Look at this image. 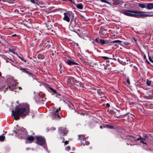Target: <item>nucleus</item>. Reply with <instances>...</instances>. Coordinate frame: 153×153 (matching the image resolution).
I'll use <instances>...</instances> for the list:
<instances>
[{"label":"nucleus","instance_id":"c03bdc74","mask_svg":"<svg viewBox=\"0 0 153 153\" xmlns=\"http://www.w3.org/2000/svg\"><path fill=\"white\" fill-rule=\"evenodd\" d=\"M106 105H107V106H109V104H108V103H107L106 104Z\"/></svg>","mask_w":153,"mask_h":153},{"label":"nucleus","instance_id":"de8ad7c7","mask_svg":"<svg viewBox=\"0 0 153 153\" xmlns=\"http://www.w3.org/2000/svg\"><path fill=\"white\" fill-rule=\"evenodd\" d=\"M19 58L22 60H23L22 59V58L20 57H19Z\"/></svg>","mask_w":153,"mask_h":153},{"label":"nucleus","instance_id":"a18cd8bd","mask_svg":"<svg viewBox=\"0 0 153 153\" xmlns=\"http://www.w3.org/2000/svg\"><path fill=\"white\" fill-rule=\"evenodd\" d=\"M144 97L146 99H148V97Z\"/></svg>","mask_w":153,"mask_h":153},{"label":"nucleus","instance_id":"49530a36","mask_svg":"<svg viewBox=\"0 0 153 153\" xmlns=\"http://www.w3.org/2000/svg\"><path fill=\"white\" fill-rule=\"evenodd\" d=\"M19 58L22 60H23L22 59V58L20 57H19Z\"/></svg>","mask_w":153,"mask_h":153},{"label":"nucleus","instance_id":"7ed1b4c3","mask_svg":"<svg viewBox=\"0 0 153 153\" xmlns=\"http://www.w3.org/2000/svg\"><path fill=\"white\" fill-rule=\"evenodd\" d=\"M0 87V91H3L5 92L6 90H10L12 91H14L15 92H17L20 90L21 88L20 87L18 88L16 87Z\"/></svg>","mask_w":153,"mask_h":153},{"label":"nucleus","instance_id":"cd10ccee","mask_svg":"<svg viewBox=\"0 0 153 153\" xmlns=\"http://www.w3.org/2000/svg\"><path fill=\"white\" fill-rule=\"evenodd\" d=\"M71 149V147L69 146H67L65 148V149L67 151H69Z\"/></svg>","mask_w":153,"mask_h":153},{"label":"nucleus","instance_id":"c85d7f7f","mask_svg":"<svg viewBox=\"0 0 153 153\" xmlns=\"http://www.w3.org/2000/svg\"><path fill=\"white\" fill-rule=\"evenodd\" d=\"M149 60L151 62H152L153 63V59H152L151 58V57H149Z\"/></svg>","mask_w":153,"mask_h":153},{"label":"nucleus","instance_id":"b1692460","mask_svg":"<svg viewBox=\"0 0 153 153\" xmlns=\"http://www.w3.org/2000/svg\"><path fill=\"white\" fill-rule=\"evenodd\" d=\"M100 0L101 2L105 3H107L108 4H110V2L107 1L106 0Z\"/></svg>","mask_w":153,"mask_h":153},{"label":"nucleus","instance_id":"c9c22d12","mask_svg":"<svg viewBox=\"0 0 153 153\" xmlns=\"http://www.w3.org/2000/svg\"><path fill=\"white\" fill-rule=\"evenodd\" d=\"M4 79V78L3 76H1L0 77V79L2 80H3Z\"/></svg>","mask_w":153,"mask_h":153},{"label":"nucleus","instance_id":"e2e57ef3","mask_svg":"<svg viewBox=\"0 0 153 153\" xmlns=\"http://www.w3.org/2000/svg\"><path fill=\"white\" fill-rule=\"evenodd\" d=\"M1 0H0V1H1Z\"/></svg>","mask_w":153,"mask_h":153},{"label":"nucleus","instance_id":"473e14b6","mask_svg":"<svg viewBox=\"0 0 153 153\" xmlns=\"http://www.w3.org/2000/svg\"><path fill=\"white\" fill-rule=\"evenodd\" d=\"M30 1L33 3H35V1L34 0H30Z\"/></svg>","mask_w":153,"mask_h":153},{"label":"nucleus","instance_id":"2f4dec72","mask_svg":"<svg viewBox=\"0 0 153 153\" xmlns=\"http://www.w3.org/2000/svg\"><path fill=\"white\" fill-rule=\"evenodd\" d=\"M141 139V137H139L138 138L135 140H140V139Z\"/></svg>","mask_w":153,"mask_h":153},{"label":"nucleus","instance_id":"412c9836","mask_svg":"<svg viewBox=\"0 0 153 153\" xmlns=\"http://www.w3.org/2000/svg\"><path fill=\"white\" fill-rule=\"evenodd\" d=\"M5 138V137L3 135H1L0 136V140L1 141H3Z\"/></svg>","mask_w":153,"mask_h":153},{"label":"nucleus","instance_id":"3c124183","mask_svg":"<svg viewBox=\"0 0 153 153\" xmlns=\"http://www.w3.org/2000/svg\"><path fill=\"white\" fill-rule=\"evenodd\" d=\"M100 128H102V127L101 126H100Z\"/></svg>","mask_w":153,"mask_h":153},{"label":"nucleus","instance_id":"6e6d98bb","mask_svg":"<svg viewBox=\"0 0 153 153\" xmlns=\"http://www.w3.org/2000/svg\"><path fill=\"white\" fill-rule=\"evenodd\" d=\"M44 58V56H43V57H42V59H43V58Z\"/></svg>","mask_w":153,"mask_h":153},{"label":"nucleus","instance_id":"dca6fc26","mask_svg":"<svg viewBox=\"0 0 153 153\" xmlns=\"http://www.w3.org/2000/svg\"><path fill=\"white\" fill-rule=\"evenodd\" d=\"M138 5L141 8H146V4L139 3Z\"/></svg>","mask_w":153,"mask_h":153},{"label":"nucleus","instance_id":"1a4fd4ad","mask_svg":"<svg viewBox=\"0 0 153 153\" xmlns=\"http://www.w3.org/2000/svg\"><path fill=\"white\" fill-rule=\"evenodd\" d=\"M118 60L123 65L126 64H128L130 62V59L126 57L125 59H123L122 60H120L119 59H118Z\"/></svg>","mask_w":153,"mask_h":153},{"label":"nucleus","instance_id":"9b49d317","mask_svg":"<svg viewBox=\"0 0 153 153\" xmlns=\"http://www.w3.org/2000/svg\"><path fill=\"white\" fill-rule=\"evenodd\" d=\"M67 82L68 85L69 86H73L74 85L73 78L71 77H69L68 78Z\"/></svg>","mask_w":153,"mask_h":153},{"label":"nucleus","instance_id":"0eeeda50","mask_svg":"<svg viewBox=\"0 0 153 153\" xmlns=\"http://www.w3.org/2000/svg\"><path fill=\"white\" fill-rule=\"evenodd\" d=\"M19 133L18 136L19 137L22 138L25 137L27 134V132L26 129L23 128H21L19 129V130H18Z\"/></svg>","mask_w":153,"mask_h":153},{"label":"nucleus","instance_id":"20e7f679","mask_svg":"<svg viewBox=\"0 0 153 153\" xmlns=\"http://www.w3.org/2000/svg\"><path fill=\"white\" fill-rule=\"evenodd\" d=\"M61 108H60L59 109H56L54 108H53V112L52 114V116L56 118L60 119L61 118V114L59 112Z\"/></svg>","mask_w":153,"mask_h":153},{"label":"nucleus","instance_id":"864d4df0","mask_svg":"<svg viewBox=\"0 0 153 153\" xmlns=\"http://www.w3.org/2000/svg\"><path fill=\"white\" fill-rule=\"evenodd\" d=\"M126 116V114H125V115H123V117H124Z\"/></svg>","mask_w":153,"mask_h":153},{"label":"nucleus","instance_id":"4c0bfd02","mask_svg":"<svg viewBox=\"0 0 153 153\" xmlns=\"http://www.w3.org/2000/svg\"><path fill=\"white\" fill-rule=\"evenodd\" d=\"M19 68L21 70H22V71H23V70L24 69V68H22V67L20 68Z\"/></svg>","mask_w":153,"mask_h":153},{"label":"nucleus","instance_id":"603ef678","mask_svg":"<svg viewBox=\"0 0 153 153\" xmlns=\"http://www.w3.org/2000/svg\"><path fill=\"white\" fill-rule=\"evenodd\" d=\"M133 39H134V40L135 41H136V39H134V38H133Z\"/></svg>","mask_w":153,"mask_h":153},{"label":"nucleus","instance_id":"ddd939ff","mask_svg":"<svg viewBox=\"0 0 153 153\" xmlns=\"http://www.w3.org/2000/svg\"><path fill=\"white\" fill-rule=\"evenodd\" d=\"M66 62L69 65H75L77 64L76 62L73 61V60L72 59H67Z\"/></svg>","mask_w":153,"mask_h":153},{"label":"nucleus","instance_id":"f704fd0d","mask_svg":"<svg viewBox=\"0 0 153 153\" xmlns=\"http://www.w3.org/2000/svg\"><path fill=\"white\" fill-rule=\"evenodd\" d=\"M97 93L98 94H102V92L101 91H97Z\"/></svg>","mask_w":153,"mask_h":153},{"label":"nucleus","instance_id":"052dcab7","mask_svg":"<svg viewBox=\"0 0 153 153\" xmlns=\"http://www.w3.org/2000/svg\"><path fill=\"white\" fill-rule=\"evenodd\" d=\"M82 88H84V87H82Z\"/></svg>","mask_w":153,"mask_h":153},{"label":"nucleus","instance_id":"f03ea898","mask_svg":"<svg viewBox=\"0 0 153 153\" xmlns=\"http://www.w3.org/2000/svg\"><path fill=\"white\" fill-rule=\"evenodd\" d=\"M123 13L126 15L134 17H138L140 16H152L147 14L146 12L143 11H139L133 10H126L123 12Z\"/></svg>","mask_w":153,"mask_h":153},{"label":"nucleus","instance_id":"f3484780","mask_svg":"<svg viewBox=\"0 0 153 153\" xmlns=\"http://www.w3.org/2000/svg\"><path fill=\"white\" fill-rule=\"evenodd\" d=\"M23 72L27 74H28L30 75V76H31L32 74L30 73L28 71H27L26 70V69L25 68H24V69L22 71Z\"/></svg>","mask_w":153,"mask_h":153},{"label":"nucleus","instance_id":"4d7b16f0","mask_svg":"<svg viewBox=\"0 0 153 153\" xmlns=\"http://www.w3.org/2000/svg\"><path fill=\"white\" fill-rule=\"evenodd\" d=\"M143 87V88L144 89H145V87Z\"/></svg>","mask_w":153,"mask_h":153},{"label":"nucleus","instance_id":"f257e3e1","mask_svg":"<svg viewBox=\"0 0 153 153\" xmlns=\"http://www.w3.org/2000/svg\"><path fill=\"white\" fill-rule=\"evenodd\" d=\"M29 112V105L26 104L25 106L16 108L15 111H12V115L16 120L20 119V117H23L26 116Z\"/></svg>","mask_w":153,"mask_h":153},{"label":"nucleus","instance_id":"bb28decb","mask_svg":"<svg viewBox=\"0 0 153 153\" xmlns=\"http://www.w3.org/2000/svg\"><path fill=\"white\" fill-rule=\"evenodd\" d=\"M100 42L102 44H103L105 43V41L104 40L100 39Z\"/></svg>","mask_w":153,"mask_h":153},{"label":"nucleus","instance_id":"7c9ffc66","mask_svg":"<svg viewBox=\"0 0 153 153\" xmlns=\"http://www.w3.org/2000/svg\"><path fill=\"white\" fill-rule=\"evenodd\" d=\"M102 58L105 59H108V58L106 56H102Z\"/></svg>","mask_w":153,"mask_h":153},{"label":"nucleus","instance_id":"680f3d73","mask_svg":"<svg viewBox=\"0 0 153 153\" xmlns=\"http://www.w3.org/2000/svg\"><path fill=\"white\" fill-rule=\"evenodd\" d=\"M58 95H60L59 94H58Z\"/></svg>","mask_w":153,"mask_h":153},{"label":"nucleus","instance_id":"58836bf2","mask_svg":"<svg viewBox=\"0 0 153 153\" xmlns=\"http://www.w3.org/2000/svg\"><path fill=\"white\" fill-rule=\"evenodd\" d=\"M146 63H148V64H149L150 63L148 61L147 59H146Z\"/></svg>","mask_w":153,"mask_h":153},{"label":"nucleus","instance_id":"8fccbe9b","mask_svg":"<svg viewBox=\"0 0 153 153\" xmlns=\"http://www.w3.org/2000/svg\"><path fill=\"white\" fill-rule=\"evenodd\" d=\"M1 73L0 72V77H1Z\"/></svg>","mask_w":153,"mask_h":153},{"label":"nucleus","instance_id":"aec40b11","mask_svg":"<svg viewBox=\"0 0 153 153\" xmlns=\"http://www.w3.org/2000/svg\"><path fill=\"white\" fill-rule=\"evenodd\" d=\"M83 144L84 146L85 145H88L89 144V142L88 141H85V143H83V142H81Z\"/></svg>","mask_w":153,"mask_h":153},{"label":"nucleus","instance_id":"f8f14e48","mask_svg":"<svg viewBox=\"0 0 153 153\" xmlns=\"http://www.w3.org/2000/svg\"><path fill=\"white\" fill-rule=\"evenodd\" d=\"M27 140H26V143H32L34 140V137L31 135H28Z\"/></svg>","mask_w":153,"mask_h":153},{"label":"nucleus","instance_id":"39448f33","mask_svg":"<svg viewBox=\"0 0 153 153\" xmlns=\"http://www.w3.org/2000/svg\"><path fill=\"white\" fill-rule=\"evenodd\" d=\"M64 17L63 19L64 20L69 22L71 19L73 17L72 13L69 11H66L63 13Z\"/></svg>","mask_w":153,"mask_h":153},{"label":"nucleus","instance_id":"4468645a","mask_svg":"<svg viewBox=\"0 0 153 153\" xmlns=\"http://www.w3.org/2000/svg\"><path fill=\"white\" fill-rule=\"evenodd\" d=\"M74 5L79 9H82L83 8V5L81 3L75 4Z\"/></svg>","mask_w":153,"mask_h":153},{"label":"nucleus","instance_id":"5701e85b","mask_svg":"<svg viewBox=\"0 0 153 153\" xmlns=\"http://www.w3.org/2000/svg\"><path fill=\"white\" fill-rule=\"evenodd\" d=\"M49 89H50L51 91H52L53 93H56V90H54L53 88H52L51 87H50Z\"/></svg>","mask_w":153,"mask_h":153},{"label":"nucleus","instance_id":"c756f323","mask_svg":"<svg viewBox=\"0 0 153 153\" xmlns=\"http://www.w3.org/2000/svg\"><path fill=\"white\" fill-rule=\"evenodd\" d=\"M124 44L125 45H130V43H129L128 42H125L124 43Z\"/></svg>","mask_w":153,"mask_h":153},{"label":"nucleus","instance_id":"79ce46f5","mask_svg":"<svg viewBox=\"0 0 153 153\" xmlns=\"http://www.w3.org/2000/svg\"><path fill=\"white\" fill-rule=\"evenodd\" d=\"M147 138V137L146 136H145V137L144 139H142L143 140H144L145 139V138Z\"/></svg>","mask_w":153,"mask_h":153},{"label":"nucleus","instance_id":"09e8293b","mask_svg":"<svg viewBox=\"0 0 153 153\" xmlns=\"http://www.w3.org/2000/svg\"><path fill=\"white\" fill-rule=\"evenodd\" d=\"M144 58L145 59L146 58V56H144Z\"/></svg>","mask_w":153,"mask_h":153},{"label":"nucleus","instance_id":"ea45409f","mask_svg":"<svg viewBox=\"0 0 153 153\" xmlns=\"http://www.w3.org/2000/svg\"><path fill=\"white\" fill-rule=\"evenodd\" d=\"M44 148L47 151L48 148L47 147L45 146Z\"/></svg>","mask_w":153,"mask_h":153},{"label":"nucleus","instance_id":"a19ab883","mask_svg":"<svg viewBox=\"0 0 153 153\" xmlns=\"http://www.w3.org/2000/svg\"><path fill=\"white\" fill-rule=\"evenodd\" d=\"M127 83H128V84H129V83H130V82H129V80L128 79H127Z\"/></svg>","mask_w":153,"mask_h":153},{"label":"nucleus","instance_id":"a211bd4d","mask_svg":"<svg viewBox=\"0 0 153 153\" xmlns=\"http://www.w3.org/2000/svg\"><path fill=\"white\" fill-rule=\"evenodd\" d=\"M113 2L117 4H119L122 2L121 0H112Z\"/></svg>","mask_w":153,"mask_h":153},{"label":"nucleus","instance_id":"a878e982","mask_svg":"<svg viewBox=\"0 0 153 153\" xmlns=\"http://www.w3.org/2000/svg\"><path fill=\"white\" fill-rule=\"evenodd\" d=\"M121 42V41L120 40H115L113 41V43H120Z\"/></svg>","mask_w":153,"mask_h":153},{"label":"nucleus","instance_id":"37998d69","mask_svg":"<svg viewBox=\"0 0 153 153\" xmlns=\"http://www.w3.org/2000/svg\"><path fill=\"white\" fill-rule=\"evenodd\" d=\"M95 41H96L97 42H98V41L97 39H95Z\"/></svg>","mask_w":153,"mask_h":153},{"label":"nucleus","instance_id":"393cba45","mask_svg":"<svg viewBox=\"0 0 153 153\" xmlns=\"http://www.w3.org/2000/svg\"><path fill=\"white\" fill-rule=\"evenodd\" d=\"M151 81L149 80H147V85H150L151 84Z\"/></svg>","mask_w":153,"mask_h":153},{"label":"nucleus","instance_id":"e433bc0d","mask_svg":"<svg viewBox=\"0 0 153 153\" xmlns=\"http://www.w3.org/2000/svg\"><path fill=\"white\" fill-rule=\"evenodd\" d=\"M109 127L108 128H113V127L112 126H108Z\"/></svg>","mask_w":153,"mask_h":153},{"label":"nucleus","instance_id":"13d9d810","mask_svg":"<svg viewBox=\"0 0 153 153\" xmlns=\"http://www.w3.org/2000/svg\"><path fill=\"white\" fill-rule=\"evenodd\" d=\"M16 133H17V131H16Z\"/></svg>","mask_w":153,"mask_h":153},{"label":"nucleus","instance_id":"bf43d9fd","mask_svg":"<svg viewBox=\"0 0 153 153\" xmlns=\"http://www.w3.org/2000/svg\"><path fill=\"white\" fill-rule=\"evenodd\" d=\"M25 62H26L24 60Z\"/></svg>","mask_w":153,"mask_h":153},{"label":"nucleus","instance_id":"423d86ee","mask_svg":"<svg viewBox=\"0 0 153 153\" xmlns=\"http://www.w3.org/2000/svg\"><path fill=\"white\" fill-rule=\"evenodd\" d=\"M37 140V143L40 146H42L46 143L45 139L44 137L41 136L36 137Z\"/></svg>","mask_w":153,"mask_h":153},{"label":"nucleus","instance_id":"72a5a7b5","mask_svg":"<svg viewBox=\"0 0 153 153\" xmlns=\"http://www.w3.org/2000/svg\"><path fill=\"white\" fill-rule=\"evenodd\" d=\"M140 142L141 143H142L144 144H146V143H145L143 140H141Z\"/></svg>","mask_w":153,"mask_h":153},{"label":"nucleus","instance_id":"9d476101","mask_svg":"<svg viewBox=\"0 0 153 153\" xmlns=\"http://www.w3.org/2000/svg\"><path fill=\"white\" fill-rule=\"evenodd\" d=\"M7 80L8 81L10 82V81L11 82L12 84V85L13 86L14 85H17V84L18 83L16 81H15L13 79V77L12 76H9L8 77L7 79Z\"/></svg>","mask_w":153,"mask_h":153},{"label":"nucleus","instance_id":"5fc2aeb1","mask_svg":"<svg viewBox=\"0 0 153 153\" xmlns=\"http://www.w3.org/2000/svg\"><path fill=\"white\" fill-rule=\"evenodd\" d=\"M70 24H71V22H70Z\"/></svg>","mask_w":153,"mask_h":153},{"label":"nucleus","instance_id":"6e6552de","mask_svg":"<svg viewBox=\"0 0 153 153\" xmlns=\"http://www.w3.org/2000/svg\"><path fill=\"white\" fill-rule=\"evenodd\" d=\"M59 133L63 135H66L68 133V130L66 128L61 127L59 128Z\"/></svg>","mask_w":153,"mask_h":153},{"label":"nucleus","instance_id":"6ab92c4d","mask_svg":"<svg viewBox=\"0 0 153 153\" xmlns=\"http://www.w3.org/2000/svg\"><path fill=\"white\" fill-rule=\"evenodd\" d=\"M79 138L80 139H82L84 141L85 139V138L82 135H78Z\"/></svg>","mask_w":153,"mask_h":153},{"label":"nucleus","instance_id":"4be33fe9","mask_svg":"<svg viewBox=\"0 0 153 153\" xmlns=\"http://www.w3.org/2000/svg\"><path fill=\"white\" fill-rule=\"evenodd\" d=\"M68 142L69 141H64V137L63 138L62 142L64 143V146L67 144L68 143Z\"/></svg>","mask_w":153,"mask_h":153},{"label":"nucleus","instance_id":"2eb2a0df","mask_svg":"<svg viewBox=\"0 0 153 153\" xmlns=\"http://www.w3.org/2000/svg\"><path fill=\"white\" fill-rule=\"evenodd\" d=\"M147 8L149 10H151L153 9V4L149 3L146 5Z\"/></svg>","mask_w":153,"mask_h":153}]
</instances>
